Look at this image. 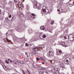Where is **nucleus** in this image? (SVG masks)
I'll return each instance as SVG.
<instances>
[{"label":"nucleus","mask_w":74,"mask_h":74,"mask_svg":"<svg viewBox=\"0 0 74 74\" xmlns=\"http://www.w3.org/2000/svg\"><path fill=\"white\" fill-rule=\"evenodd\" d=\"M12 30L10 29L8 30L6 33V36H8L9 35H11L12 34Z\"/></svg>","instance_id":"nucleus-6"},{"label":"nucleus","mask_w":74,"mask_h":74,"mask_svg":"<svg viewBox=\"0 0 74 74\" xmlns=\"http://www.w3.org/2000/svg\"><path fill=\"white\" fill-rule=\"evenodd\" d=\"M59 45H62L63 47H68L67 45V42H64L63 41H62L61 42H59Z\"/></svg>","instance_id":"nucleus-3"},{"label":"nucleus","mask_w":74,"mask_h":74,"mask_svg":"<svg viewBox=\"0 0 74 74\" xmlns=\"http://www.w3.org/2000/svg\"><path fill=\"white\" fill-rule=\"evenodd\" d=\"M49 32H50V33H53V32H52V31L51 30H49Z\"/></svg>","instance_id":"nucleus-32"},{"label":"nucleus","mask_w":74,"mask_h":74,"mask_svg":"<svg viewBox=\"0 0 74 74\" xmlns=\"http://www.w3.org/2000/svg\"><path fill=\"white\" fill-rule=\"evenodd\" d=\"M22 39H23V38H22Z\"/></svg>","instance_id":"nucleus-53"},{"label":"nucleus","mask_w":74,"mask_h":74,"mask_svg":"<svg viewBox=\"0 0 74 74\" xmlns=\"http://www.w3.org/2000/svg\"><path fill=\"white\" fill-rule=\"evenodd\" d=\"M57 11H58V12H60V10H59V9H58V10H57Z\"/></svg>","instance_id":"nucleus-41"},{"label":"nucleus","mask_w":74,"mask_h":74,"mask_svg":"<svg viewBox=\"0 0 74 74\" xmlns=\"http://www.w3.org/2000/svg\"><path fill=\"white\" fill-rule=\"evenodd\" d=\"M38 69L39 70H42V67L40 66H39L38 67Z\"/></svg>","instance_id":"nucleus-23"},{"label":"nucleus","mask_w":74,"mask_h":74,"mask_svg":"<svg viewBox=\"0 0 74 74\" xmlns=\"http://www.w3.org/2000/svg\"><path fill=\"white\" fill-rule=\"evenodd\" d=\"M31 17L32 18H33L34 19V18H35V17H36V15H34V14H32V15L31 16Z\"/></svg>","instance_id":"nucleus-18"},{"label":"nucleus","mask_w":74,"mask_h":74,"mask_svg":"<svg viewBox=\"0 0 74 74\" xmlns=\"http://www.w3.org/2000/svg\"><path fill=\"white\" fill-rule=\"evenodd\" d=\"M44 8H45V6H43L42 7H40V9L42 10L41 12L42 14H48L49 12V10L47 9H44Z\"/></svg>","instance_id":"nucleus-2"},{"label":"nucleus","mask_w":74,"mask_h":74,"mask_svg":"<svg viewBox=\"0 0 74 74\" xmlns=\"http://www.w3.org/2000/svg\"><path fill=\"white\" fill-rule=\"evenodd\" d=\"M1 13V10L0 9V14Z\"/></svg>","instance_id":"nucleus-39"},{"label":"nucleus","mask_w":74,"mask_h":74,"mask_svg":"<svg viewBox=\"0 0 74 74\" xmlns=\"http://www.w3.org/2000/svg\"><path fill=\"white\" fill-rule=\"evenodd\" d=\"M7 42H10V40H7Z\"/></svg>","instance_id":"nucleus-38"},{"label":"nucleus","mask_w":74,"mask_h":74,"mask_svg":"<svg viewBox=\"0 0 74 74\" xmlns=\"http://www.w3.org/2000/svg\"><path fill=\"white\" fill-rule=\"evenodd\" d=\"M1 60H0V63H1Z\"/></svg>","instance_id":"nucleus-50"},{"label":"nucleus","mask_w":74,"mask_h":74,"mask_svg":"<svg viewBox=\"0 0 74 74\" xmlns=\"http://www.w3.org/2000/svg\"><path fill=\"white\" fill-rule=\"evenodd\" d=\"M71 74H74V70L72 71V73Z\"/></svg>","instance_id":"nucleus-34"},{"label":"nucleus","mask_w":74,"mask_h":74,"mask_svg":"<svg viewBox=\"0 0 74 74\" xmlns=\"http://www.w3.org/2000/svg\"><path fill=\"white\" fill-rule=\"evenodd\" d=\"M61 21H63V19H61Z\"/></svg>","instance_id":"nucleus-52"},{"label":"nucleus","mask_w":74,"mask_h":74,"mask_svg":"<svg viewBox=\"0 0 74 74\" xmlns=\"http://www.w3.org/2000/svg\"><path fill=\"white\" fill-rule=\"evenodd\" d=\"M4 67H5V68H6V69H7V68H6V67H5V66H4Z\"/></svg>","instance_id":"nucleus-49"},{"label":"nucleus","mask_w":74,"mask_h":74,"mask_svg":"<svg viewBox=\"0 0 74 74\" xmlns=\"http://www.w3.org/2000/svg\"><path fill=\"white\" fill-rule=\"evenodd\" d=\"M13 63L15 64H18V62L17 61H13Z\"/></svg>","instance_id":"nucleus-19"},{"label":"nucleus","mask_w":74,"mask_h":74,"mask_svg":"<svg viewBox=\"0 0 74 74\" xmlns=\"http://www.w3.org/2000/svg\"><path fill=\"white\" fill-rule=\"evenodd\" d=\"M17 29L19 31V32H21V27H20V26H18V27L17 28Z\"/></svg>","instance_id":"nucleus-21"},{"label":"nucleus","mask_w":74,"mask_h":74,"mask_svg":"<svg viewBox=\"0 0 74 74\" xmlns=\"http://www.w3.org/2000/svg\"><path fill=\"white\" fill-rule=\"evenodd\" d=\"M58 13H59V14H60V12H58Z\"/></svg>","instance_id":"nucleus-51"},{"label":"nucleus","mask_w":74,"mask_h":74,"mask_svg":"<svg viewBox=\"0 0 74 74\" xmlns=\"http://www.w3.org/2000/svg\"><path fill=\"white\" fill-rule=\"evenodd\" d=\"M26 8H27V9H28L29 8V5H26Z\"/></svg>","instance_id":"nucleus-24"},{"label":"nucleus","mask_w":74,"mask_h":74,"mask_svg":"<svg viewBox=\"0 0 74 74\" xmlns=\"http://www.w3.org/2000/svg\"><path fill=\"white\" fill-rule=\"evenodd\" d=\"M21 14H22V13H21Z\"/></svg>","instance_id":"nucleus-59"},{"label":"nucleus","mask_w":74,"mask_h":74,"mask_svg":"<svg viewBox=\"0 0 74 74\" xmlns=\"http://www.w3.org/2000/svg\"><path fill=\"white\" fill-rule=\"evenodd\" d=\"M70 37H71V39H72V40H71V41H73L74 40V32L70 34L69 35Z\"/></svg>","instance_id":"nucleus-7"},{"label":"nucleus","mask_w":74,"mask_h":74,"mask_svg":"<svg viewBox=\"0 0 74 74\" xmlns=\"http://www.w3.org/2000/svg\"><path fill=\"white\" fill-rule=\"evenodd\" d=\"M49 55L50 56H53L54 55V53L53 52V51H51V50H50L49 52Z\"/></svg>","instance_id":"nucleus-9"},{"label":"nucleus","mask_w":74,"mask_h":74,"mask_svg":"<svg viewBox=\"0 0 74 74\" xmlns=\"http://www.w3.org/2000/svg\"><path fill=\"white\" fill-rule=\"evenodd\" d=\"M34 39V38H33V40Z\"/></svg>","instance_id":"nucleus-60"},{"label":"nucleus","mask_w":74,"mask_h":74,"mask_svg":"<svg viewBox=\"0 0 74 74\" xmlns=\"http://www.w3.org/2000/svg\"><path fill=\"white\" fill-rule=\"evenodd\" d=\"M71 59L69 58H66L64 61V63L67 64H69V62H70Z\"/></svg>","instance_id":"nucleus-4"},{"label":"nucleus","mask_w":74,"mask_h":74,"mask_svg":"<svg viewBox=\"0 0 74 74\" xmlns=\"http://www.w3.org/2000/svg\"><path fill=\"white\" fill-rule=\"evenodd\" d=\"M40 29H41V30H45V27L44 26H42L40 27Z\"/></svg>","instance_id":"nucleus-20"},{"label":"nucleus","mask_w":74,"mask_h":74,"mask_svg":"<svg viewBox=\"0 0 74 74\" xmlns=\"http://www.w3.org/2000/svg\"><path fill=\"white\" fill-rule=\"evenodd\" d=\"M42 64H45V63H44V62H43L42 63Z\"/></svg>","instance_id":"nucleus-40"},{"label":"nucleus","mask_w":74,"mask_h":74,"mask_svg":"<svg viewBox=\"0 0 74 74\" xmlns=\"http://www.w3.org/2000/svg\"><path fill=\"white\" fill-rule=\"evenodd\" d=\"M25 46L26 47H28V44H27V43H26V44H25Z\"/></svg>","instance_id":"nucleus-33"},{"label":"nucleus","mask_w":74,"mask_h":74,"mask_svg":"<svg viewBox=\"0 0 74 74\" xmlns=\"http://www.w3.org/2000/svg\"><path fill=\"white\" fill-rule=\"evenodd\" d=\"M23 40H24V39H23Z\"/></svg>","instance_id":"nucleus-57"},{"label":"nucleus","mask_w":74,"mask_h":74,"mask_svg":"<svg viewBox=\"0 0 74 74\" xmlns=\"http://www.w3.org/2000/svg\"><path fill=\"white\" fill-rule=\"evenodd\" d=\"M60 66L61 67H62V68H65L64 64L63 63H60Z\"/></svg>","instance_id":"nucleus-14"},{"label":"nucleus","mask_w":74,"mask_h":74,"mask_svg":"<svg viewBox=\"0 0 74 74\" xmlns=\"http://www.w3.org/2000/svg\"><path fill=\"white\" fill-rule=\"evenodd\" d=\"M27 62H28V60L27 61Z\"/></svg>","instance_id":"nucleus-56"},{"label":"nucleus","mask_w":74,"mask_h":74,"mask_svg":"<svg viewBox=\"0 0 74 74\" xmlns=\"http://www.w3.org/2000/svg\"><path fill=\"white\" fill-rule=\"evenodd\" d=\"M57 53L58 55H60L62 53V52L61 50H59L58 51H57Z\"/></svg>","instance_id":"nucleus-13"},{"label":"nucleus","mask_w":74,"mask_h":74,"mask_svg":"<svg viewBox=\"0 0 74 74\" xmlns=\"http://www.w3.org/2000/svg\"><path fill=\"white\" fill-rule=\"evenodd\" d=\"M31 44H28V46L29 47H31Z\"/></svg>","instance_id":"nucleus-35"},{"label":"nucleus","mask_w":74,"mask_h":74,"mask_svg":"<svg viewBox=\"0 0 74 74\" xmlns=\"http://www.w3.org/2000/svg\"><path fill=\"white\" fill-rule=\"evenodd\" d=\"M12 19H13V17H12V19H10V21H12Z\"/></svg>","instance_id":"nucleus-42"},{"label":"nucleus","mask_w":74,"mask_h":74,"mask_svg":"<svg viewBox=\"0 0 74 74\" xmlns=\"http://www.w3.org/2000/svg\"><path fill=\"white\" fill-rule=\"evenodd\" d=\"M8 60L10 61V60H10V59H8Z\"/></svg>","instance_id":"nucleus-47"},{"label":"nucleus","mask_w":74,"mask_h":74,"mask_svg":"<svg viewBox=\"0 0 74 74\" xmlns=\"http://www.w3.org/2000/svg\"><path fill=\"white\" fill-rule=\"evenodd\" d=\"M39 74H42V71H39Z\"/></svg>","instance_id":"nucleus-29"},{"label":"nucleus","mask_w":74,"mask_h":74,"mask_svg":"<svg viewBox=\"0 0 74 74\" xmlns=\"http://www.w3.org/2000/svg\"><path fill=\"white\" fill-rule=\"evenodd\" d=\"M53 23H54V21H51V25H53Z\"/></svg>","instance_id":"nucleus-27"},{"label":"nucleus","mask_w":74,"mask_h":74,"mask_svg":"<svg viewBox=\"0 0 74 74\" xmlns=\"http://www.w3.org/2000/svg\"><path fill=\"white\" fill-rule=\"evenodd\" d=\"M43 72L45 73V74H48V73L46 71H44Z\"/></svg>","instance_id":"nucleus-30"},{"label":"nucleus","mask_w":74,"mask_h":74,"mask_svg":"<svg viewBox=\"0 0 74 74\" xmlns=\"http://www.w3.org/2000/svg\"><path fill=\"white\" fill-rule=\"evenodd\" d=\"M33 51L36 52H37V51H38V48H37V47H36L34 48H33Z\"/></svg>","instance_id":"nucleus-16"},{"label":"nucleus","mask_w":74,"mask_h":74,"mask_svg":"<svg viewBox=\"0 0 74 74\" xmlns=\"http://www.w3.org/2000/svg\"><path fill=\"white\" fill-rule=\"evenodd\" d=\"M41 60H42V61H43V62H44L45 61V60H44V58H41Z\"/></svg>","instance_id":"nucleus-25"},{"label":"nucleus","mask_w":74,"mask_h":74,"mask_svg":"<svg viewBox=\"0 0 74 74\" xmlns=\"http://www.w3.org/2000/svg\"><path fill=\"white\" fill-rule=\"evenodd\" d=\"M53 70H55V71H58V66H55L53 67Z\"/></svg>","instance_id":"nucleus-12"},{"label":"nucleus","mask_w":74,"mask_h":74,"mask_svg":"<svg viewBox=\"0 0 74 74\" xmlns=\"http://www.w3.org/2000/svg\"><path fill=\"white\" fill-rule=\"evenodd\" d=\"M18 7H19V8L21 7H22V2H19L18 4Z\"/></svg>","instance_id":"nucleus-11"},{"label":"nucleus","mask_w":74,"mask_h":74,"mask_svg":"<svg viewBox=\"0 0 74 74\" xmlns=\"http://www.w3.org/2000/svg\"><path fill=\"white\" fill-rule=\"evenodd\" d=\"M40 37L41 39H43L46 37V35L44 34L42 32L40 34Z\"/></svg>","instance_id":"nucleus-5"},{"label":"nucleus","mask_w":74,"mask_h":74,"mask_svg":"<svg viewBox=\"0 0 74 74\" xmlns=\"http://www.w3.org/2000/svg\"><path fill=\"white\" fill-rule=\"evenodd\" d=\"M5 62L7 64H8V63H9V62L7 61V60L5 61Z\"/></svg>","instance_id":"nucleus-31"},{"label":"nucleus","mask_w":74,"mask_h":74,"mask_svg":"<svg viewBox=\"0 0 74 74\" xmlns=\"http://www.w3.org/2000/svg\"><path fill=\"white\" fill-rule=\"evenodd\" d=\"M19 62H20L21 64H23V62H22V61H19Z\"/></svg>","instance_id":"nucleus-28"},{"label":"nucleus","mask_w":74,"mask_h":74,"mask_svg":"<svg viewBox=\"0 0 74 74\" xmlns=\"http://www.w3.org/2000/svg\"><path fill=\"white\" fill-rule=\"evenodd\" d=\"M27 57H28L29 56H28V55H27Z\"/></svg>","instance_id":"nucleus-55"},{"label":"nucleus","mask_w":74,"mask_h":74,"mask_svg":"<svg viewBox=\"0 0 74 74\" xmlns=\"http://www.w3.org/2000/svg\"><path fill=\"white\" fill-rule=\"evenodd\" d=\"M36 60L37 61H39L40 60V58H36Z\"/></svg>","instance_id":"nucleus-26"},{"label":"nucleus","mask_w":74,"mask_h":74,"mask_svg":"<svg viewBox=\"0 0 74 74\" xmlns=\"http://www.w3.org/2000/svg\"><path fill=\"white\" fill-rule=\"evenodd\" d=\"M47 69V68L46 67H42V70H46Z\"/></svg>","instance_id":"nucleus-22"},{"label":"nucleus","mask_w":74,"mask_h":74,"mask_svg":"<svg viewBox=\"0 0 74 74\" xmlns=\"http://www.w3.org/2000/svg\"><path fill=\"white\" fill-rule=\"evenodd\" d=\"M13 74H15V73H14Z\"/></svg>","instance_id":"nucleus-54"},{"label":"nucleus","mask_w":74,"mask_h":74,"mask_svg":"<svg viewBox=\"0 0 74 74\" xmlns=\"http://www.w3.org/2000/svg\"><path fill=\"white\" fill-rule=\"evenodd\" d=\"M73 4H72L73 5H74V1L73 2Z\"/></svg>","instance_id":"nucleus-48"},{"label":"nucleus","mask_w":74,"mask_h":74,"mask_svg":"<svg viewBox=\"0 0 74 74\" xmlns=\"http://www.w3.org/2000/svg\"><path fill=\"white\" fill-rule=\"evenodd\" d=\"M14 2H15V3H17V2L16 1V0H15L14 1Z\"/></svg>","instance_id":"nucleus-37"},{"label":"nucleus","mask_w":74,"mask_h":74,"mask_svg":"<svg viewBox=\"0 0 74 74\" xmlns=\"http://www.w3.org/2000/svg\"><path fill=\"white\" fill-rule=\"evenodd\" d=\"M12 61H11V60H10V62H11V63H12Z\"/></svg>","instance_id":"nucleus-46"},{"label":"nucleus","mask_w":74,"mask_h":74,"mask_svg":"<svg viewBox=\"0 0 74 74\" xmlns=\"http://www.w3.org/2000/svg\"><path fill=\"white\" fill-rule=\"evenodd\" d=\"M70 1H71V0H70Z\"/></svg>","instance_id":"nucleus-58"},{"label":"nucleus","mask_w":74,"mask_h":74,"mask_svg":"<svg viewBox=\"0 0 74 74\" xmlns=\"http://www.w3.org/2000/svg\"><path fill=\"white\" fill-rule=\"evenodd\" d=\"M6 40H8V38H6Z\"/></svg>","instance_id":"nucleus-43"},{"label":"nucleus","mask_w":74,"mask_h":74,"mask_svg":"<svg viewBox=\"0 0 74 74\" xmlns=\"http://www.w3.org/2000/svg\"><path fill=\"white\" fill-rule=\"evenodd\" d=\"M64 38L65 39H69V35H65V36H64Z\"/></svg>","instance_id":"nucleus-17"},{"label":"nucleus","mask_w":74,"mask_h":74,"mask_svg":"<svg viewBox=\"0 0 74 74\" xmlns=\"http://www.w3.org/2000/svg\"><path fill=\"white\" fill-rule=\"evenodd\" d=\"M25 55H27V53H25Z\"/></svg>","instance_id":"nucleus-45"},{"label":"nucleus","mask_w":74,"mask_h":74,"mask_svg":"<svg viewBox=\"0 0 74 74\" xmlns=\"http://www.w3.org/2000/svg\"><path fill=\"white\" fill-rule=\"evenodd\" d=\"M71 40H72V39H71V38H70V41H71Z\"/></svg>","instance_id":"nucleus-44"},{"label":"nucleus","mask_w":74,"mask_h":74,"mask_svg":"<svg viewBox=\"0 0 74 74\" xmlns=\"http://www.w3.org/2000/svg\"><path fill=\"white\" fill-rule=\"evenodd\" d=\"M3 1L4 2V3H5V2H6V0H3Z\"/></svg>","instance_id":"nucleus-36"},{"label":"nucleus","mask_w":74,"mask_h":74,"mask_svg":"<svg viewBox=\"0 0 74 74\" xmlns=\"http://www.w3.org/2000/svg\"><path fill=\"white\" fill-rule=\"evenodd\" d=\"M31 1L32 2L33 4V7L34 8H37L38 10L40 9V4L38 3H37L36 0H31Z\"/></svg>","instance_id":"nucleus-1"},{"label":"nucleus","mask_w":74,"mask_h":74,"mask_svg":"<svg viewBox=\"0 0 74 74\" xmlns=\"http://www.w3.org/2000/svg\"><path fill=\"white\" fill-rule=\"evenodd\" d=\"M34 67L35 68H37L38 67V65L37 64V62H34L33 63Z\"/></svg>","instance_id":"nucleus-10"},{"label":"nucleus","mask_w":74,"mask_h":74,"mask_svg":"<svg viewBox=\"0 0 74 74\" xmlns=\"http://www.w3.org/2000/svg\"><path fill=\"white\" fill-rule=\"evenodd\" d=\"M28 32L29 34H32L33 32V31L32 29H29L28 30Z\"/></svg>","instance_id":"nucleus-15"},{"label":"nucleus","mask_w":74,"mask_h":74,"mask_svg":"<svg viewBox=\"0 0 74 74\" xmlns=\"http://www.w3.org/2000/svg\"><path fill=\"white\" fill-rule=\"evenodd\" d=\"M11 18V16L10 15H9V16H8L7 18H5L4 20L5 22H7L8 21H10V18Z\"/></svg>","instance_id":"nucleus-8"}]
</instances>
